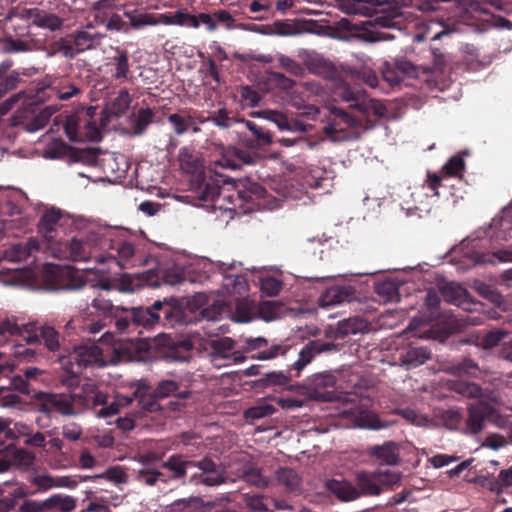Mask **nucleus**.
I'll return each mask as SVG.
<instances>
[{
	"instance_id": "obj_27",
	"label": "nucleus",
	"mask_w": 512,
	"mask_h": 512,
	"mask_svg": "<svg viewBox=\"0 0 512 512\" xmlns=\"http://www.w3.org/2000/svg\"><path fill=\"white\" fill-rule=\"evenodd\" d=\"M331 345L321 341H310L300 352L299 358L294 363V368L300 372L307 364L311 362L316 354L330 350Z\"/></svg>"
},
{
	"instance_id": "obj_23",
	"label": "nucleus",
	"mask_w": 512,
	"mask_h": 512,
	"mask_svg": "<svg viewBox=\"0 0 512 512\" xmlns=\"http://www.w3.org/2000/svg\"><path fill=\"white\" fill-rule=\"evenodd\" d=\"M245 293L246 291L241 294L228 293L229 295L236 297L235 311L231 315V319L234 322L247 323L252 321L256 316V305L253 301L247 298H240Z\"/></svg>"
},
{
	"instance_id": "obj_47",
	"label": "nucleus",
	"mask_w": 512,
	"mask_h": 512,
	"mask_svg": "<svg viewBox=\"0 0 512 512\" xmlns=\"http://www.w3.org/2000/svg\"><path fill=\"white\" fill-rule=\"evenodd\" d=\"M399 413L405 420L415 426L431 427L433 425V420L431 418L426 415L419 414L415 410L403 409L400 410Z\"/></svg>"
},
{
	"instance_id": "obj_58",
	"label": "nucleus",
	"mask_w": 512,
	"mask_h": 512,
	"mask_svg": "<svg viewBox=\"0 0 512 512\" xmlns=\"http://www.w3.org/2000/svg\"><path fill=\"white\" fill-rule=\"evenodd\" d=\"M43 373H44V370L36 368V367L27 368L24 371L25 379H23L21 377L17 378L16 380L19 381V384L15 383V386L19 390L25 391L27 388V383L36 380L38 378V376L42 375Z\"/></svg>"
},
{
	"instance_id": "obj_14",
	"label": "nucleus",
	"mask_w": 512,
	"mask_h": 512,
	"mask_svg": "<svg viewBox=\"0 0 512 512\" xmlns=\"http://www.w3.org/2000/svg\"><path fill=\"white\" fill-rule=\"evenodd\" d=\"M117 230V240L114 242V247L105 252L106 262L112 261L121 268H127L132 265L135 247L131 242L124 241L122 239L123 232Z\"/></svg>"
},
{
	"instance_id": "obj_48",
	"label": "nucleus",
	"mask_w": 512,
	"mask_h": 512,
	"mask_svg": "<svg viewBox=\"0 0 512 512\" xmlns=\"http://www.w3.org/2000/svg\"><path fill=\"white\" fill-rule=\"evenodd\" d=\"M133 401V398L128 396L117 395L115 400L106 407H103L98 415L100 417H108L120 411V408L128 406Z\"/></svg>"
},
{
	"instance_id": "obj_52",
	"label": "nucleus",
	"mask_w": 512,
	"mask_h": 512,
	"mask_svg": "<svg viewBox=\"0 0 512 512\" xmlns=\"http://www.w3.org/2000/svg\"><path fill=\"white\" fill-rule=\"evenodd\" d=\"M245 504L251 512H270L264 496L259 494L245 495Z\"/></svg>"
},
{
	"instance_id": "obj_32",
	"label": "nucleus",
	"mask_w": 512,
	"mask_h": 512,
	"mask_svg": "<svg viewBox=\"0 0 512 512\" xmlns=\"http://www.w3.org/2000/svg\"><path fill=\"white\" fill-rule=\"evenodd\" d=\"M91 308L94 309L99 316L104 318L118 317L120 312L126 311L125 307L113 305L110 300L105 299L102 296H98L93 299L91 302Z\"/></svg>"
},
{
	"instance_id": "obj_12",
	"label": "nucleus",
	"mask_w": 512,
	"mask_h": 512,
	"mask_svg": "<svg viewBox=\"0 0 512 512\" xmlns=\"http://www.w3.org/2000/svg\"><path fill=\"white\" fill-rule=\"evenodd\" d=\"M440 182V177L436 174L428 175V183L427 185L422 186L421 188L417 189L415 192L411 194V197L413 198L415 205L411 206L406 203V207L404 209L407 210L408 214H412L414 212H420V213H428L430 211L431 203L430 198L428 196V191L433 192V196L437 195V187Z\"/></svg>"
},
{
	"instance_id": "obj_10",
	"label": "nucleus",
	"mask_w": 512,
	"mask_h": 512,
	"mask_svg": "<svg viewBox=\"0 0 512 512\" xmlns=\"http://www.w3.org/2000/svg\"><path fill=\"white\" fill-rule=\"evenodd\" d=\"M211 359L215 366H230L244 361L245 357L235 350V342L231 338L224 337L211 340Z\"/></svg>"
},
{
	"instance_id": "obj_63",
	"label": "nucleus",
	"mask_w": 512,
	"mask_h": 512,
	"mask_svg": "<svg viewBox=\"0 0 512 512\" xmlns=\"http://www.w3.org/2000/svg\"><path fill=\"white\" fill-rule=\"evenodd\" d=\"M65 152V145L61 140H55L44 151L43 156L47 159H56Z\"/></svg>"
},
{
	"instance_id": "obj_46",
	"label": "nucleus",
	"mask_w": 512,
	"mask_h": 512,
	"mask_svg": "<svg viewBox=\"0 0 512 512\" xmlns=\"http://www.w3.org/2000/svg\"><path fill=\"white\" fill-rule=\"evenodd\" d=\"M277 478L280 484L284 485L289 491L296 490L300 485V478L292 469H280L277 473Z\"/></svg>"
},
{
	"instance_id": "obj_13",
	"label": "nucleus",
	"mask_w": 512,
	"mask_h": 512,
	"mask_svg": "<svg viewBox=\"0 0 512 512\" xmlns=\"http://www.w3.org/2000/svg\"><path fill=\"white\" fill-rule=\"evenodd\" d=\"M162 311L166 317H169L171 313V306L164 304L161 301H156L151 307L142 308H131L129 315L131 316V320L135 325H142L144 327H151L155 325L160 316L157 311Z\"/></svg>"
},
{
	"instance_id": "obj_17",
	"label": "nucleus",
	"mask_w": 512,
	"mask_h": 512,
	"mask_svg": "<svg viewBox=\"0 0 512 512\" xmlns=\"http://www.w3.org/2000/svg\"><path fill=\"white\" fill-rule=\"evenodd\" d=\"M368 454L385 465L394 466L400 462V446L393 441L369 447Z\"/></svg>"
},
{
	"instance_id": "obj_21",
	"label": "nucleus",
	"mask_w": 512,
	"mask_h": 512,
	"mask_svg": "<svg viewBox=\"0 0 512 512\" xmlns=\"http://www.w3.org/2000/svg\"><path fill=\"white\" fill-rule=\"evenodd\" d=\"M442 294L445 300L449 303L460 306L468 311L476 309L474 308L476 304L470 300L467 291L457 283L452 282L447 284L443 288Z\"/></svg>"
},
{
	"instance_id": "obj_6",
	"label": "nucleus",
	"mask_w": 512,
	"mask_h": 512,
	"mask_svg": "<svg viewBox=\"0 0 512 512\" xmlns=\"http://www.w3.org/2000/svg\"><path fill=\"white\" fill-rule=\"evenodd\" d=\"M43 288L49 290H78L84 286L81 273L70 266L45 264L41 270Z\"/></svg>"
},
{
	"instance_id": "obj_15",
	"label": "nucleus",
	"mask_w": 512,
	"mask_h": 512,
	"mask_svg": "<svg viewBox=\"0 0 512 512\" xmlns=\"http://www.w3.org/2000/svg\"><path fill=\"white\" fill-rule=\"evenodd\" d=\"M421 32L414 36V40L422 42L425 39H431L432 41L439 40L445 35H449L455 32L456 26L454 23H450L444 20H428L420 23Z\"/></svg>"
},
{
	"instance_id": "obj_44",
	"label": "nucleus",
	"mask_w": 512,
	"mask_h": 512,
	"mask_svg": "<svg viewBox=\"0 0 512 512\" xmlns=\"http://www.w3.org/2000/svg\"><path fill=\"white\" fill-rule=\"evenodd\" d=\"M56 109L52 106L46 107L41 110L30 122L26 124L28 132H36L42 129L50 120Z\"/></svg>"
},
{
	"instance_id": "obj_28",
	"label": "nucleus",
	"mask_w": 512,
	"mask_h": 512,
	"mask_svg": "<svg viewBox=\"0 0 512 512\" xmlns=\"http://www.w3.org/2000/svg\"><path fill=\"white\" fill-rule=\"evenodd\" d=\"M38 250V243L30 239L27 243L12 245L4 252V258L10 262H21L26 260L33 252Z\"/></svg>"
},
{
	"instance_id": "obj_49",
	"label": "nucleus",
	"mask_w": 512,
	"mask_h": 512,
	"mask_svg": "<svg viewBox=\"0 0 512 512\" xmlns=\"http://www.w3.org/2000/svg\"><path fill=\"white\" fill-rule=\"evenodd\" d=\"M186 278L188 279L187 265L182 267L175 264L167 269L164 275L165 282L169 285L179 284Z\"/></svg>"
},
{
	"instance_id": "obj_56",
	"label": "nucleus",
	"mask_w": 512,
	"mask_h": 512,
	"mask_svg": "<svg viewBox=\"0 0 512 512\" xmlns=\"http://www.w3.org/2000/svg\"><path fill=\"white\" fill-rule=\"evenodd\" d=\"M99 477L105 478L116 484H122L127 482V474L125 470L120 466H115L107 469L105 473H103Z\"/></svg>"
},
{
	"instance_id": "obj_2",
	"label": "nucleus",
	"mask_w": 512,
	"mask_h": 512,
	"mask_svg": "<svg viewBox=\"0 0 512 512\" xmlns=\"http://www.w3.org/2000/svg\"><path fill=\"white\" fill-rule=\"evenodd\" d=\"M162 467L170 471L173 478L189 476L195 484L216 486L229 480L223 475L221 468L208 458L194 462L174 455L169 457Z\"/></svg>"
},
{
	"instance_id": "obj_18",
	"label": "nucleus",
	"mask_w": 512,
	"mask_h": 512,
	"mask_svg": "<svg viewBox=\"0 0 512 512\" xmlns=\"http://www.w3.org/2000/svg\"><path fill=\"white\" fill-rule=\"evenodd\" d=\"M355 298L354 289L350 286H334L327 289L320 297L323 308H331L350 302Z\"/></svg>"
},
{
	"instance_id": "obj_54",
	"label": "nucleus",
	"mask_w": 512,
	"mask_h": 512,
	"mask_svg": "<svg viewBox=\"0 0 512 512\" xmlns=\"http://www.w3.org/2000/svg\"><path fill=\"white\" fill-rule=\"evenodd\" d=\"M168 120L177 135L185 133L191 124V118L189 116L186 117L180 114H171Z\"/></svg>"
},
{
	"instance_id": "obj_53",
	"label": "nucleus",
	"mask_w": 512,
	"mask_h": 512,
	"mask_svg": "<svg viewBox=\"0 0 512 512\" xmlns=\"http://www.w3.org/2000/svg\"><path fill=\"white\" fill-rule=\"evenodd\" d=\"M464 169V160L460 155H455L443 166V172L447 176L461 177Z\"/></svg>"
},
{
	"instance_id": "obj_31",
	"label": "nucleus",
	"mask_w": 512,
	"mask_h": 512,
	"mask_svg": "<svg viewBox=\"0 0 512 512\" xmlns=\"http://www.w3.org/2000/svg\"><path fill=\"white\" fill-rule=\"evenodd\" d=\"M457 390L465 396L479 398L478 402L483 400L485 403L491 405L499 403L498 395L495 393L485 394L482 389L474 383H460L458 384Z\"/></svg>"
},
{
	"instance_id": "obj_3",
	"label": "nucleus",
	"mask_w": 512,
	"mask_h": 512,
	"mask_svg": "<svg viewBox=\"0 0 512 512\" xmlns=\"http://www.w3.org/2000/svg\"><path fill=\"white\" fill-rule=\"evenodd\" d=\"M235 263L214 262L207 258H195L187 264L188 280L191 283H203L215 271L223 275V287L226 293L241 294L248 289L246 279L241 275H228Z\"/></svg>"
},
{
	"instance_id": "obj_35",
	"label": "nucleus",
	"mask_w": 512,
	"mask_h": 512,
	"mask_svg": "<svg viewBox=\"0 0 512 512\" xmlns=\"http://www.w3.org/2000/svg\"><path fill=\"white\" fill-rule=\"evenodd\" d=\"M282 306L274 300L263 301L256 306V315L266 322L273 321L282 315Z\"/></svg>"
},
{
	"instance_id": "obj_26",
	"label": "nucleus",
	"mask_w": 512,
	"mask_h": 512,
	"mask_svg": "<svg viewBox=\"0 0 512 512\" xmlns=\"http://www.w3.org/2000/svg\"><path fill=\"white\" fill-rule=\"evenodd\" d=\"M40 341H42L45 347L51 352L57 351L60 347L58 332L48 325L41 326L39 328V334L27 338V342L30 344H35Z\"/></svg>"
},
{
	"instance_id": "obj_37",
	"label": "nucleus",
	"mask_w": 512,
	"mask_h": 512,
	"mask_svg": "<svg viewBox=\"0 0 512 512\" xmlns=\"http://www.w3.org/2000/svg\"><path fill=\"white\" fill-rule=\"evenodd\" d=\"M52 92L61 101H67L82 93V90L68 80H61L51 86Z\"/></svg>"
},
{
	"instance_id": "obj_42",
	"label": "nucleus",
	"mask_w": 512,
	"mask_h": 512,
	"mask_svg": "<svg viewBox=\"0 0 512 512\" xmlns=\"http://www.w3.org/2000/svg\"><path fill=\"white\" fill-rule=\"evenodd\" d=\"M429 358L430 353L426 348H411L406 352L403 362L409 367H417L424 364Z\"/></svg>"
},
{
	"instance_id": "obj_45",
	"label": "nucleus",
	"mask_w": 512,
	"mask_h": 512,
	"mask_svg": "<svg viewBox=\"0 0 512 512\" xmlns=\"http://www.w3.org/2000/svg\"><path fill=\"white\" fill-rule=\"evenodd\" d=\"M275 412V408L268 401L262 400L258 402L255 406L250 407L244 413L246 418L250 419H260L269 415H272Z\"/></svg>"
},
{
	"instance_id": "obj_20",
	"label": "nucleus",
	"mask_w": 512,
	"mask_h": 512,
	"mask_svg": "<svg viewBox=\"0 0 512 512\" xmlns=\"http://www.w3.org/2000/svg\"><path fill=\"white\" fill-rule=\"evenodd\" d=\"M494 406L485 403L483 400L470 407L469 418L467 420V430L472 434H477L483 429L485 417L492 416Z\"/></svg>"
},
{
	"instance_id": "obj_8",
	"label": "nucleus",
	"mask_w": 512,
	"mask_h": 512,
	"mask_svg": "<svg viewBox=\"0 0 512 512\" xmlns=\"http://www.w3.org/2000/svg\"><path fill=\"white\" fill-rule=\"evenodd\" d=\"M104 364L101 349L94 343H85L75 347L69 354V367L66 369L70 374L77 375L83 368Z\"/></svg>"
},
{
	"instance_id": "obj_19",
	"label": "nucleus",
	"mask_w": 512,
	"mask_h": 512,
	"mask_svg": "<svg viewBox=\"0 0 512 512\" xmlns=\"http://www.w3.org/2000/svg\"><path fill=\"white\" fill-rule=\"evenodd\" d=\"M327 490L341 502H351L360 498L358 488L351 482L332 479L326 483Z\"/></svg>"
},
{
	"instance_id": "obj_62",
	"label": "nucleus",
	"mask_w": 512,
	"mask_h": 512,
	"mask_svg": "<svg viewBox=\"0 0 512 512\" xmlns=\"http://www.w3.org/2000/svg\"><path fill=\"white\" fill-rule=\"evenodd\" d=\"M208 120L221 128H229L233 123L237 122L233 117L229 116V113L225 109L218 110L216 115Z\"/></svg>"
},
{
	"instance_id": "obj_59",
	"label": "nucleus",
	"mask_w": 512,
	"mask_h": 512,
	"mask_svg": "<svg viewBox=\"0 0 512 512\" xmlns=\"http://www.w3.org/2000/svg\"><path fill=\"white\" fill-rule=\"evenodd\" d=\"M242 477L248 483L258 487H265L268 485V481L264 477H262L260 471L255 468L243 471Z\"/></svg>"
},
{
	"instance_id": "obj_24",
	"label": "nucleus",
	"mask_w": 512,
	"mask_h": 512,
	"mask_svg": "<svg viewBox=\"0 0 512 512\" xmlns=\"http://www.w3.org/2000/svg\"><path fill=\"white\" fill-rule=\"evenodd\" d=\"M343 414L347 417H352L355 420V426L366 429H381L384 427L377 417V415L368 410L355 408L354 410H345Z\"/></svg>"
},
{
	"instance_id": "obj_61",
	"label": "nucleus",
	"mask_w": 512,
	"mask_h": 512,
	"mask_svg": "<svg viewBox=\"0 0 512 512\" xmlns=\"http://www.w3.org/2000/svg\"><path fill=\"white\" fill-rule=\"evenodd\" d=\"M261 290L267 295H276L282 287L279 280L273 277H265L260 280Z\"/></svg>"
},
{
	"instance_id": "obj_55",
	"label": "nucleus",
	"mask_w": 512,
	"mask_h": 512,
	"mask_svg": "<svg viewBox=\"0 0 512 512\" xmlns=\"http://www.w3.org/2000/svg\"><path fill=\"white\" fill-rule=\"evenodd\" d=\"M241 123H243L247 129L253 133L260 144L269 145L272 143V136L268 131L258 128L256 124L251 121H241Z\"/></svg>"
},
{
	"instance_id": "obj_50",
	"label": "nucleus",
	"mask_w": 512,
	"mask_h": 512,
	"mask_svg": "<svg viewBox=\"0 0 512 512\" xmlns=\"http://www.w3.org/2000/svg\"><path fill=\"white\" fill-rule=\"evenodd\" d=\"M379 483L383 491L398 485L402 479V474L392 470H377Z\"/></svg>"
},
{
	"instance_id": "obj_57",
	"label": "nucleus",
	"mask_w": 512,
	"mask_h": 512,
	"mask_svg": "<svg viewBox=\"0 0 512 512\" xmlns=\"http://www.w3.org/2000/svg\"><path fill=\"white\" fill-rule=\"evenodd\" d=\"M29 481L37 486L40 491H47L53 488V476L47 473L32 475Z\"/></svg>"
},
{
	"instance_id": "obj_4",
	"label": "nucleus",
	"mask_w": 512,
	"mask_h": 512,
	"mask_svg": "<svg viewBox=\"0 0 512 512\" xmlns=\"http://www.w3.org/2000/svg\"><path fill=\"white\" fill-rule=\"evenodd\" d=\"M224 198H228L231 204L226 206L224 211L235 214H246L260 209H274L277 206L266 200V191L262 186L250 181H241L237 186L236 195H225Z\"/></svg>"
},
{
	"instance_id": "obj_51",
	"label": "nucleus",
	"mask_w": 512,
	"mask_h": 512,
	"mask_svg": "<svg viewBox=\"0 0 512 512\" xmlns=\"http://www.w3.org/2000/svg\"><path fill=\"white\" fill-rule=\"evenodd\" d=\"M113 3L110 0H100L93 6L94 18L99 23L107 21L112 14Z\"/></svg>"
},
{
	"instance_id": "obj_9",
	"label": "nucleus",
	"mask_w": 512,
	"mask_h": 512,
	"mask_svg": "<svg viewBox=\"0 0 512 512\" xmlns=\"http://www.w3.org/2000/svg\"><path fill=\"white\" fill-rule=\"evenodd\" d=\"M36 407L39 412L50 415L58 412L64 416L76 415L73 408V400L71 396L56 393H38L35 397Z\"/></svg>"
},
{
	"instance_id": "obj_41",
	"label": "nucleus",
	"mask_w": 512,
	"mask_h": 512,
	"mask_svg": "<svg viewBox=\"0 0 512 512\" xmlns=\"http://www.w3.org/2000/svg\"><path fill=\"white\" fill-rule=\"evenodd\" d=\"M365 328L366 324L362 319L358 317H352L338 322L336 333L338 336L343 337L349 334H356L361 332Z\"/></svg>"
},
{
	"instance_id": "obj_7",
	"label": "nucleus",
	"mask_w": 512,
	"mask_h": 512,
	"mask_svg": "<svg viewBox=\"0 0 512 512\" xmlns=\"http://www.w3.org/2000/svg\"><path fill=\"white\" fill-rule=\"evenodd\" d=\"M333 113L336 116L335 120L324 127L325 133L332 141L354 140L360 137L357 120L337 108L333 109Z\"/></svg>"
},
{
	"instance_id": "obj_38",
	"label": "nucleus",
	"mask_w": 512,
	"mask_h": 512,
	"mask_svg": "<svg viewBox=\"0 0 512 512\" xmlns=\"http://www.w3.org/2000/svg\"><path fill=\"white\" fill-rule=\"evenodd\" d=\"M255 115L259 118L265 119L274 123L279 130L282 131H292L293 127L289 122L287 116L276 110H262L255 113Z\"/></svg>"
},
{
	"instance_id": "obj_34",
	"label": "nucleus",
	"mask_w": 512,
	"mask_h": 512,
	"mask_svg": "<svg viewBox=\"0 0 512 512\" xmlns=\"http://www.w3.org/2000/svg\"><path fill=\"white\" fill-rule=\"evenodd\" d=\"M131 99L127 90H121L118 95L106 104L104 112L108 115L119 116L129 108Z\"/></svg>"
},
{
	"instance_id": "obj_60",
	"label": "nucleus",
	"mask_w": 512,
	"mask_h": 512,
	"mask_svg": "<svg viewBox=\"0 0 512 512\" xmlns=\"http://www.w3.org/2000/svg\"><path fill=\"white\" fill-rule=\"evenodd\" d=\"M135 396L139 398L138 402L143 411L151 412L159 408V405L154 396L141 391H137Z\"/></svg>"
},
{
	"instance_id": "obj_1",
	"label": "nucleus",
	"mask_w": 512,
	"mask_h": 512,
	"mask_svg": "<svg viewBox=\"0 0 512 512\" xmlns=\"http://www.w3.org/2000/svg\"><path fill=\"white\" fill-rule=\"evenodd\" d=\"M117 228L95 227L67 243L68 257L74 261L106 262L105 252L114 247Z\"/></svg>"
},
{
	"instance_id": "obj_33",
	"label": "nucleus",
	"mask_w": 512,
	"mask_h": 512,
	"mask_svg": "<svg viewBox=\"0 0 512 512\" xmlns=\"http://www.w3.org/2000/svg\"><path fill=\"white\" fill-rule=\"evenodd\" d=\"M30 15L33 24L38 27L54 31L62 26V20L54 14H49L39 10H31Z\"/></svg>"
},
{
	"instance_id": "obj_29",
	"label": "nucleus",
	"mask_w": 512,
	"mask_h": 512,
	"mask_svg": "<svg viewBox=\"0 0 512 512\" xmlns=\"http://www.w3.org/2000/svg\"><path fill=\"white\" fill-rule=\"evenodd\" d=\"M377 0H337L338 8L346 14H359L368 16Z\"/></svg>"
},
{
	"instance_id": "obj_16",
	"label": "nucleus",
	"mask_w": 512,
	"mask_h": 512,
	"mask_svg": "<svg viewBox=\"0 0 512 512\" xmlns=\"http://www.w3.org/2000/svg\"><path fill=\"white\" fill-rule=\"evenodd\" d=\"M69 215L63 214L59 209L51 208L45 211L39 223V231L48 240L54 239L53 233L59 226L69 222Z\"/></svg>"
},
{
	"instance_id": "obj_39",
	"label": "nucleus",
	"mask_w": 512,
	"mask_h": 512,
	"mask_svg": "<svg viewBox=\"0 0 512 512\" xmlns=\"http://www.w3.org/2000/svg\"><path fill=\"white\" fill-rule=\"evenodd\" d=\"M90 29H92V25L78 31L74 37V45L80 52L93 48L98 41L99 35L96 32L89 31Z\"/></svg>"
},
{
	"instance_id": "obj_25",
	"label": "nucleus",
	"mask_w": 512,
	"mask_h": 512,
	"mask_svg": "<svg viewBox=\"0 0 512 512\" xmlns=\"http://www.w3.org/2000/svg\"><path fill=\"white\" fill-rule=\"evenodd\" d=\"M344 100L351 102V106L358 107L359 110L368 117L373 115L381 118L386 115V108L379 100L366 98L358 100L351 97L350 94L345 95Z\"/></svg>"
},
{
	"instance_id": "obj_36",
	"label": "nucleus",
	"mask_w": 512,
	"mask_h": 512,
	"mask_svg": "<svg viewBox=\"0 0 512 512\" xmlns=\"http://www.w3.org/2000/svg\"><path fill=\"white\" fill-rule=\"evenodd\" d=\"M125 15L129 19L131 26L135 29L163 24L161 21V14L154 15L149 13L127 12Z\"/></svg>"
},
{
	"instance_id": "obj_43",
	"label": "nucleus",
	"mask_w": 512,
	"mask_h": 512,
	"mask_svg": "<svg viewBox=\"0 0 512 512\" xmlns=\"http://www.w3.org/2000/svg\"><path fill=\"white\" fill-rule=\"evenodd\" d=\"M80 119L77 114L68 115L64 123V131L66 136L73 142L83 140L82 132L80 131Z\"/></svg>"
},
{
	"instance_id": "obj_11",
	"label": "nucleus",
	"mask_w": 512,
	"mask_h": 512,
	"mask_svg": "<svg viewBox=\"0 0 512 512\" xmlns=\"http://www.w3.org/2000/svg\"><path fill=\"white\" fill-rule=\"evenodd\" d=\"M230 150H227L223 153L221 159L215 160L211 165L210 170L215 173L218 177L217 184L209 186L208 184L205 186L204 190L200 192L199 199L202 201H214L216 197L221 195L219 190V183H226L227 179L221 174V169H230L236 170L239 165L236 161L229 158Z\"/></svg>"
},
{
	"instance_id": "obj_5",
	"label": "nucleus",
	"mask_w": 512,
	"mask_h": 512,
	"mask_svg": "<svg viewBox=\"0 0 512 512\" xmlns=\"http://www.w3.org/2000/svg\"><path fill=\"white\" fill-rule=\"evenodd\" d=\"M389 27V24L383 18L378 17L375 21H365L359 24H353L346 18L336 23L337 34L335 38L340 40H351L358 38L365 42H377L394 39V36L385 33L382 29Z\"/></svg>"
},
{
	"instance_id": "obj_22",
	"label": "nucleus",
	"mask_w": 512,
	"mask_h": 512,
	"mask_svg": "<svg viewBox=\"0 0 512 512\" xmlns=\"http://www.w3.org/2000/svg\"><path fill=\"white\" fill-rule=\"evenodd\" d=\"M357 488L361 496H378L383 492V488L379 483L376 471L367 472L359 471L356 473Z\"/></svg>"
},
{
	"instance_id": "obj_64",
	"label": "nucleus",
	"mask_w": 512,
	"mask_h": 512,
	"mask_svg": "<svg viewBox=\"0 0 512 512\" xmlns=\"http://www.w3.org/2000/svg\"><path fill=\"white\" fill-rule=\"evenodd\" d=\"M62 435L71 441H76L82 435V428L75 422H69L62 426Z\"/></svg>"
},
{
	"instance_id": "obj_30",
	"label": "nucleus",
	"mask_w": 512,
	"mask_h": 512,
	"mask_svg": "<svg viewBox=\"0 0 512 512\" xmlns=\"http://www.w3.org/2000/svg\"><path fill=\"white\" fill-rule=\"evenodd\" d=\"M139 461L142 464V468L138 471V478L141 482L152 486L162 480L163 474L153 466L151 456H141ZM163 481L165 480L163 479Z\"/></svg>"
},
{
	"instance_id": "obj_40",
	"label": "nucleus",
	"mask_w": 512,
	"mask_h": 512,
	"mask_svg": "<svg viewBox=\"0 0 512 512\" xmlns=\"http://www.w3.org/2000/svg\"><path fill=\"white\" fill-rule=\"evenodd\" d=\"M47 510L59 509L62 512L73 511L76 507V501L68 495L54 494L46 499Z\"/></svg>"
}]
</instances>
